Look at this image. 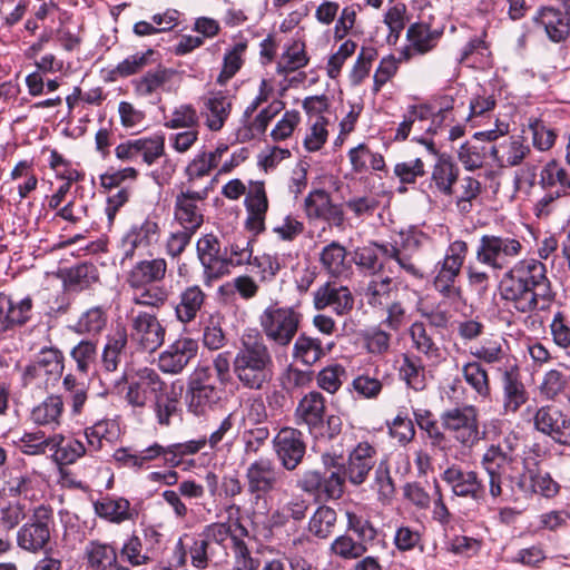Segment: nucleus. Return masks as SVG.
Returning a JSON list of instances; mask_svg holds the SVG:
<instances>
[{
	"mask_svg": "<svg viewBox=\"0 0 570 570\" xmlns=\"http://www.w3.org/2000/svg\"><path fill=\"white\" fill-rule=\"evenodd\" d=\"M382 389L383 384L376 376L363 373L353 379L348 390L362 399H376Z\"/></svg>",
	"mask_w": 570,
	"mask_h": 570,
	"instance_id": "obj_60",
	"label": "nucleus"
},
{
	"mask_svg": "<svg viewBox=\"0 0 570 570\" xmlns=\"http://www.w3.org/2000/svg\"><path fill=\"white\" fill-rule=\"evenodd\" d=\"M362 338L367 352L371 354L383 355L390 350L391 334L385 332L381 325L365 330Z\"/></svg>",
	"mask_w": 570,
	"mask_h": 570,
	"instance_id": "obj_57",
	"label": "nucleus"
},
{
	"mask_svg": "<svg viewBox=\"0 0 570 570\" xmlns=\"http://www.w3.org/2000/svg\"><path fill=\"white\" fill-rule=\"evenodd\" d=\"M115 155L121 161L134 163L140 158L144 164L151 166L165 155V136L155 134L149 137L128 139L116 146Z\"/></svg>",
	"mask_w": 570,
	"mask_h": 570,
	"instance_id": "obj_12",
	"label": "nucleus"
},
{
	"mask_svg": "<svg viewBox=\"0 0 570 570\" xmlns=\"http://www.w3.org/2000/svg\"><path fill=\"white\" fill-rule=\"evenodd\" d=\"M459 173L460 169L452 157L441 154L433 167L431 179L442 195L451 196L453 195V186L459 178Z\"/></svg>",
	"mask_w": 570,
	"mask_h": 570,
	"instance_id": "obj_33",
	"label": "nucleus"
},
{
	"mask_svg": "<svg viewBox=\"0 0 570 570\" xmlns=\"http://www.w3.org/2000/svg\"><path fill=\"white\" fill-rule=\"evenodd\" d=\"M94 510L100 519L116 524L134 521L138 517V511L131 508L129 500L109 494L94 501Z\"/></svg>",
	"mask_w": 570,
	"mask_h": 570,
	"instance_id": "obj_25",
	"label": "nucleus"
},
{
	"mask_svg": "<svg viewBox=\"0 0 570 570\" xmlns=\"http://www.w3.org/2000/svg\"><path fill=\"white\" fill-rule=\"evenodd\" d=\"M70 356L76 362L77 371L87 375L98 358L97 342L81 340L71 348Z\"/></svg>",
	"mask_w": 570,
	"mask_h": 570,
	"instance_id": "obj_44",
	"label": "nucleus"
},
{
	"mask_svg": "<svg viewBox=\"0 0 570 570\" xmlns=\"http://www.w3.org/2000/svg\"><path fill=\"white\" fill-rule=\"evenodd\" d=\"M132 289V302L137 305L159 307L167 301L168 293L166 288L158 284Z\"/></svg>",
	"mask_w": 570,
	"mask_h": 570,
	"instance_id": "obj_59",
	"label": "nucleus"
},
{
	"mask_svg": "<svg viewBox=\"0 0 570 570\" xmlns=\"http://www.w3.org/2000/svg\"><path fill=\"white\" fill-rule=\"evenodd\" d=\"M441 479L451 488L454 495L469 498L476 503L485 500L487 489L479 473L459 464H452L441 474Z\"/></svg>",
	"mask_w": 570,
	"mask_h": 570,
	"instance_id": "obj_13",
	"label": "nucleus"
},
{
	"mask_svg": "<svg viewBox=\"0 0 570 570\" xmlns=\"http://www.w3.org/2000/svg\"><path fill=\"white\" fill-rule=\"evenodd\" d=\"M127 383L126 401L135 407H144L147 404L148 396L156 399L165 390L166 384L159 374L150 367L139 368L134 376L128 379L124 373L116 381V387Z\"/></svg>",
	"mask_w": 570,
	"mask_h": 570,
	"instance_id": "obj_9",
	"label": "nucleus"
},
{
	"mask_svg": "<svg viewBox=\"0 0 570 570\" xmlns=\"http://www.w3.org/2000/svg\"><path fill=\"white\" fill-rule=\"evenodd\" d=\"M207 295L198 285L186 286L178 295V302L173 303L176 318L184 323H190L202 311Z\"/></svg>",
	"mask_w": 570,
	"mask_h": 570,
	"instance_id": "obj_28",
	"label": "nucleus"
},
{
	"mask_svg": "<svg viewBox=\"0 0 570 570\" xmlns=\"http://www.w3.org/2000/svg\"><path fill=\"white\" fill-rule=\"evenodd\" d=\"M336 511L328 505H320L308 520L307 531L317 539H327L334 531Z\"/></svg>",
	"mask_w": 570,
	"mask_h": 570,
	"instance_id": "obj_40",
	"label": "nucleus"
},
{
	"mask_svg": "<svg viewBox=\"0 0 570 570\" xmlns=\"http://www.w3.org/2000/svg\"><path fill=\"white\" fill-rule=\"evenodd\" d=\"M468 252L469 247L464 240L458 239L450 243L443 261L436 264V269L461 273Z\"/></svg>",
	"mask_w": 570,
	"mask_h": 570,
	"instance_id": "obj_51",
	"label": "nucleus"
},
{
	"mask_svg": "<svg viewBox=\"0 0 570 570\" xmlns=\"http://www.w3.org/2000/svg\"><path fill=\"white\" fill-rule=\"evenodd\" d=\"M246 49V43L238 42L236 43L232 50L227 51L224 55L223 68L220 73L217 77V82L220 86L226 85V82L232 79L236 72L240 69L243 65L242 53Z\"/></svg>",
	"mask_w": 570,
	"mask_h": 570,
	"instance_id": "obj_55",
	"label": "nucleus"
},
{
	"mask_svg": "<svg viewBox=\"0 0 570 570\" xmlns=\"http://www.w3.org/2000/svg\"><path fill=\"white\" fill-rule=\"evenodd\" d=\"M441 35L442 31L432 30L429 24L416 22L409 27L406 38L413 50L423 55L436 46Z\"/></svg>",
	"mask_w": 570,
	"mask_h": 570,
	"instance_id": "obj_38",
	"label": "nucleus"
},
{
	"mask_svg": "<svg viewBox=\"0 0 570 570\" xmlns=\"http://www.w3.org/2000/svg\"><path fill=\"white\" fill-rule=\"evenodd\" d=\"M209 187L203 190H181L176 195L174 206V218L183 229L196 234L204 223V214L197 202L208 197Z\"/></svg>",
	"mask_w": 570,
	"mask_h": 570,
	"instance_id": "obj_16",
	"label": "nucleus"
},
{
	"mask_svg": "<svg viewBox=\"0 0 570 570\" xmlns=\"http://www.w3.org/2000/svg\"><path fill=\"white\" fill-rule=\"evenodd\" d=\"M376 454V449L365 441L353 448L348 453L347 461L342 454L331 452L323 453L321 460L323 466L338 472L344 489L346 480L355 487L366 481L368 473L375 468Z\"/></svg>",
	"mask_w": 570,
	"mask_h": 570,
	"instance_id": "obj_4",
	"label": "nucleus"
},
{
	"mask_svg": "<svg viewBox=\"0 0 570 570\" xmlns=\"http://www.w3.org/2000/svg\"><path fill=\"white\" fill-rule=\"evenodd\" d=\"M226 386L215 381L210 373L193 371L187 381L186 404L196 416L206 415L223 399Z\"/></svg>",
	"mask_w": 570,
	"mask_h": 570,
	"instance_id": "obj_6",
	"label": "nucleus"
},
{
	"mask_svg": "<svg viewBox=\"0 0 570 570\" xmlns=\"http://www.w3.org/2000/svg\"><path fill=\"white\" fill-rule=\"evenodd\" d=\"M159 235L160 227L158 222L150 215L142 223L131 225L122 238V246L125 248L122 261L132 258L136 248L148 247L156 243Z\"/></svg>",
	"mask_w": 570,
	"mask_h": 570,
	"instance_id": "obj_24",
	"label": "nucleus"
},
{
	"mask_svg": "<svg viewBox=\"0 0 570 570\" xmlns=\"http://www.w3.org/2000/svg\"><path fill=\"white\" fill-rule=\"evenodd\" d=\"M198 342L190 337H180L160 353L158 365L164 373L178 374L196 357Z\"/></svg>",
	"mask_w": 570,
	"mask_h": 570,
	"instance_id": "obj_20",
	"label": "nucleus"
},
{
	"mask_svg": "<svg viewBox=\"0 0 570 570\" xmlns=\"http://www.w3.org/2000/svg\"><path fill=\"white\" fill-rule=\"evenodd\" d=\"M460 275L459 272H450L444 269H438V274L434 277V288L444 297L452 302L462 299V289L455 285V281Z\"/></svg>",
	"mask_w": 570,
	"mask_h": 570,
	"instance_id": "obj_52",
	"label": "nucleus"
},
{
	"mask_svg": "<svg viewBox=\"0 0 570 570\" xmlns=\"http://www.w3.org/2000/svg\"><path fill=\"white\" fill-rule=\"evenodd\" d=\"M195 371L210 373V376L223 385H227L232 381L230 373V352H223L216 355L212 365L198 364Z\"/></svg>",
	"mask_w": 570,
	"mask_h": 570,
	"instance_id": "obj_49",
	"label": "nucleus"
},
{
	"mask_svg": "<svg viewBox=\"0 0 570 570\" xmlns=\"http://www.w3.org/2000/svg\"><path fill=\"white\" fill-rule=\"evenodd\" d=\"M331 346L325 347L318 337L302 333L294 343L293 356L304 365L312 366L330 352Z\"/></svg>",
	"mask_w": 570,
	"mask_h": 570,
	"instance_id": "obj_36",
	"label": "nucleus"
},
{
	"mask_svg": "<svg viewBox=\"0 0 570 570\" xmlns=\"http://www.w3.org/2000/svg\"><path fill=\"white\" fill-rule=\"evenodd\" d=\"M353 295L345 286L327 283L321 286L314 294V306L318 311L332 307L337 315H345L353 308Z\"/></svg>",
	"mask_w": 570,
	"mask_h": 570,
	"instance_id": "obj_26",
	"label": "nucleus"
},
{
	"mask_svg": "<svg viewBox=\"0 0 570 570\" xmlns=\"http://www.w3.org/2000/svg\"><path fill=\"white\" fill-rule=\"evenodd\" d=\"M481 464L489 476V494L497 500L503 495L504 473L519 465V458L509 456L500 448H494V444H491L484 452Z\"/></svg>",
	"mask_w": 570,
	"mask_h": 570,
	"instance_id": "obj_17",
	"label": "nucleus"
},
{
	"mask_svg": "<svg viewBox=\"0 0 570 570\" xmlns=\"http://www.w3.org/2000/svg\"><path fill=\"white\" fill-rule=\"evenodd\" d=\"M465 382L478 393L482 399L490 396V384L487 371L479 362H469L462 368Z\"/></svg>",
	"mask_w": 570,
	"mask_h": 570,
	"instance_id": "obj_46",
	"label": "nucleus"
},
{
	"mask_svg": "<svg viewBox=\"0 0 570 570\" xmlns=\"http://www.w3.org/2000/svg\"><path fill=\"white\" fill-rule=\"evenodd\" d=\"M207 445L202 436L186 442L173 443L167 445V465L177 468L181 464L184 456L194 455L205 449Z\"/></svg>",
	"mask_w": 570,
	"mask_h": 570,
	"instance_id": "obj_47",
	"label": "nucleus"
},
{
	"mask_svg": "<svg viewBox=\"0 0 570 570\" xmlns=\"http://www.w3.org/2000/svg\"><path fill=\"white\" fill-rule=\"evenodd\" d=\"M347 530L353 531L357 537V542L366 546L373 542L377 535L376 529L373 527L368 519L357 515L353 512H347Z\"/></svg>",
	"mask_w": 570,
	"mask_h": 570,
	"instance_id": "obj_61",
	"label": "nucleus"
},
{
	"mask_svg": "<svg viewBox=\"0 0 570 570\" xmlns=\"http://www.w3.org/2000/svg\"><path fill=\"white\" fill-rule=\"evenodd\" d=\"M521 249L522 245L515 238L483 235L476 249V259L494 269H502L511 258L520 254Z\"/></svg>",
	"mask_w": 570,
	"mask_h": 570,
	"instance_id": "obj_10",
	"label": "nucleus"
},
{
	"mask_svg": "<svg viewBox=\"0 0 570 570\" xmlns=\"http://www.w3.org/2000/svg\"><path fill=\"white\" fill-rule=\"evenodd\" d=\"M414 420L420 430L425 432L432 449L446 452L451 449V440L445 435L442 424L434 419L429 410H415Z\"/></svg>",
	"mask_w": 570,
	"mask_h": 570,
	"instance_id": "obj_32",
	"label": "nucleus"
},
{
	"mask_svg": "<svg viewBox=\"0 0 570 570\" xmlns=\"http://www.w3.org/2000/svg\"><path fill=\"white\" fill-rule=\"evenodd\" d=\"M499 292L502 301L522 314L535 311L539 299L550 301L554 296L546 265L534 258L519 261L507 271Z\"/></svg>",
	"mask_w": 570,
	"mask_h": 570,
	"instance_id": "obj_1",
	"label": "nucleus"
},
{
	"mask_svg": "<svg viewBox=\"0 0 570 570\" xmlns=\"http://www.w3.org/2000/svg\"><path fill=\"white\" fill-rule=\"evenodd\" d=\"M114 428V422L109 420H101L96 422L94 425L86 428L85 438L89 448L94 451H99L104 445V441L111 442L115 436V433L112 432Z\"/></svg>",
	"mask_w": 570,
	"mask_h": 570,
	"instance_id": "obj_54",
	"label": "nucleus"
},
{
	"mask_svg": "<svg viewBox=\"0 0 570 570\" xmlns=\"http://www.w3.org/2000/svg\"><path fill=\"white\" fill-rule=\"evenodd\" d=\"M63 354L56 347H43L35 356L23 371L26 383L33 381L42 375L60 376L63 371Z\"/></svg>",
	"mask_w": 570,
	"mask_h": 570,
	"instance_id": "obj_23",
	"label": "nucleus"
},
{
	"mask_svg": "<svg viewBox=\"0 0 570 570\" xmlns=\"http://www.w3.org/2000/svg\"><path fill=\"white\" fill-rule=\"evenodd\" d=\"M400 375L405 380L406 384L411 389L415 391L424 390L425 376L420 358L404 356L403 364L400 368Z\"/></svg>",
	"mask_w": 570,
	"mask_h": 570,
	"instance_id": "obj_56",
	"label": "nucleus"
},
{
	"mask_svg": "<svg viewBox=\"0 0 570 570\" xmlns=\"http://www.w3.org/2000/svg\"><path fill=\"white\" fill-rule=\"evenodd\" d=\"M61 279L67 289L81 292L99 281V271L94 263L83 262L63 269Z\"/></svg>",
	"mask_w": 570,
	"mask_h": 570,
	"instance_id": "obj_31",
	"label": "nucleus"
},
{
	"mask_svg": "<svg viewBox=\"0 0 570 570\" xmlns=\"http://www.w3.org/2000/svg\"><path fill=\"white\" fill-rule=\"evenodd\" d=\"M410 336L412 338L413 346L420 353H423L429 358L440 357V348L428 334L424 323L414 322L410 327Z\"/></svg>",
	"mask_w": 570,
	"mask_h": 570,
	"instance_id": "obj_50",
	"label": "nucleus"
},
{
	"mask_svg": "<svg viewBox=\"0 0 570 570\" xmlns=\"http://www.w3.org/2000/svg\"><path fill=\"white\" fill-rule=\"evenodd\" d=\"M331 550L343 559H357L367 551V547L363 546L362 542L355 541L350 535L343 534L332 542Z\"/></svg>",
	"mask_w": 570,
	"mask_h": 570,
	"instance_id": "obj_62",
	"label": "nucleus"
},
{
	"mask_svg": "<svg viewBox=\"0 0 570 570\" xmlns=\"http://www.w3.org/2000/svg\"><path fill=\"white\" fill-rule=\"evenodd\" d=\"M440 422L445 431L463 446L472 448L482 439L479 429L478 412L472 405L456 406L443 411Z\"/></svg>",
	"mask_w": 570,
	"mask_h": 570,
	"instance_id": "obj_8",
	"label": "nucleus"
},
{
	"mask_svg": "<svg viewBox=\"0 0 570 570\" xmlns=\"http://www.w3.org/2000/svg\"><path fill=\"white\" fill-rule=\"evenodd\" d=\"M233 372L245 389L263 390L274 374V361L259 333L242 337V344L233 361Z\"/></svg>",
	"mask_w": 570,
	"mask_h": 570,
	"instance_id": "obj_2",
	"label": "nucleus"
},
{
	"mask_svg": "<svg viewBox=\"0 0 570 570\" xmlns=\"http://www.w3.org/2000/svg\"><path fill=\"white\" fill-rule=\"evenodd\" d=\"M345 258V247L335 240L326 245L320 254L321 264L332 275H340L343 272Z\"/></svg>",
	"mask_w": 570,
	"mask_h": 570,
	"instance_id": "obj_48",
	"label": "nucleus"
},
{
	"mask_svg": "<svg viewBox=\"0 0 570 570\" xmlns=\"http://www.w3.org/2000/svg\"><path fill=\"white\" fill-rule=\"evenodd\" d=\"M295 421L298 425H305L315 439L332 441L343 430V420L340 415H326V400L318 391H311L298 401Z\"/></svg>",
	"mask_w": 570,
	"mask_h": 570,
	"instance_id": "obj_3",
	"label": "nucleus"
},
{
	"mask_svg": "<svg viewBox=\"0 0 570 570\" xmlns=\"http://www.w3.org/2000/svg\"><path fill=\"white\" fill-rule=\"evenodd\" d=\"M399 282L391 276L371 279L365 289L364 296L372 307H381L387 303L393 292H397Z\"/></svg>",
	"mask_w": 570,
	"mask_h": 570,
	"instance_id": "obj_39",
	"label": "nucleus"
},
{
	"mask_svg": "<svg viewBox=\"0 0 570 570\" xmlns=\"http://www.w3.org/2000/svg\"><path fill=\"white\" fill-rule=\"evenodd\" d=\"M33 299L27 295L18 301L0 294V331L8 332L26 325L32 317Z\"/></svg>",
	"mask_w": 570,
	"mask_h": 570,
	"instance_id": "obj_21",
	"label": "nucleus"
},
{
	"mask_svg": "<svg viewBox=\"0 0 570 570\" xmlns=\"http://www.w3.org/2000/svg\"><path fill=\"white\" fill-rule=\"evenodd\" d=\"M397 246L391 243L370 242L355 250V264L371 275L383 272L389 257H396Z\"/></svg>",
	"mask_w": 570,
	"mask_h": 570,
	"instance_id": "obj_22",
	"label": "nucleus"
},
{
	"mask_svg": "<svg viewBox=\"0 0 570 570\" xmlns=\"http://www.w3.org/2000/svg\"><path fill=\"white\" fill-rule=\"evenodd\" d=\"M89 570H129L117 560L116 549L108 543L90 541L85 549Z\"/></svg>",
	"mask_w": 570,
	"mask_h": 570,
	"instance_id": "obj_30",
	"label": "nucleus"
},
{
	"mask_svg": "<svg viewBox=\"0 0 570 570\" xmlns=\"http://www.w3.org/2000/svg\"><path fill=\"white\" fill-rule=\"evenodd\" d=\"M167 263L164 258L144 259L138 262L129 272L127 283L131 288H144L164 279Z\"/></svg>",
	"mask_w": 570,
	"mask_h": 570,
	"instance_id": "obj_27",
	"label": "nucleus"
},
{
	"mask_svg": "<svg viewBox=\"0 0 570 570\" xmlns=\"http://www.w3.org/2000/svg\"><path fill=\"white\" fill-rule=\"evenodd\" d=\"M108 322V311L104 306H92L85 311L78 321L68 326V328L78 334L87 336H98L105 330Z\"/></svg>",
	"mask_w": 570,
	"mask_h": 570,
	"instance_id": "obj_35",
	"label": "nucleus"
},
{
	"mask_svg": "<svg viewBox=\"0 0 570 570\" xmlns=\"http://www.w3.org/2000/svg\"><path fill=\"white\" fill-rule=\"evenodd\" d=\"M52 440L51 450L55 449L53 458L58 464H72L86 453L85 444L80 440L65 439L61 435L58 442L56 438Z\"/></svg>",
	"mask_w": 570,
	"mask_h": 570,
	"instance_id": "obj_42",
	"label": "nucleus"
},
{
	"mask_svg": "<svg viewBox=\"0 0 570 570\" xmlns=\"http://www.w3.org/2000/svg\"><path fill=\"white\" fill-rule=\"evenodd\" d=\"M120 554L124 560L129 562L131 566L147 564L151 558L148 556V550L142 551V543L138 535H130L120 550Z\"/></svg>",
	"mask_w": 570,
	"mask_h": 570,
	"instance_id": "obj_64",
	"label": "nucleus"
},
{
	"mask_svg": "<svg viewBox=\"0 0 570 570\" xmlns=\"http://www.w3.org/2000/svg\"><path fill=\"white\" fill-rule=\"evenodd\" d=\"M199 124V117L196 109L188 104L180 105L175 108L168 120L164 122V126L169 129L178 128H197Z\"/></svg>",
	"mask_w": 570,
	"mask_h": 570,
	"instance_id": "obj_58",
	"label": "nucleus"
},
{
	"mask_svg": "<svg viewBox=\"0 0 570 570\" xmlns=\"http://www.w3.org/2000/svg\"><path fill=\"white\" fill-rule=\"evenodd\" d=\"M503 409L505 413H515L528 401V392L520 380L518 367L505 370L502 375Z\"/></svg>",
	"mask_w": 570,
	"mask_h": 570,
	"instance_id": "obj_29",
	"label": "nucleus"
},
{
	"mask_svg": "<svg viewBox=\"0 0 570 570\" xmlns=\"http://www.w3.org/2000/svg\"><path fill=\"white\" fill-rule=\"evenodd\" d=\"M55 528L53 511L50 507L39 505L29 520L18 530V546L29 552L45 551Z\"/></svg>",
	"mask_w": 570,
	"mask_h": 570,
	"instance_id": "obj_7",
	"label": "nucleus"
},
{
	"mask_svg": "<svg viewBox=\"0 0 570 570\" xmlns=\"http://www.w3.org/2000/svg\"><path fill=\"white\" fill-rule=\"evenodd\" d=\"M302 315L293 306L278 302L268 305L259 316V324L266 337L279 346H287L295 337Z\"/></svg>",
	"mask_w": 570,
	"mask_h": 570,
	"instance_id": "obj_5",
	"label": "nucleus"
},
{
	"mask_svg": "<svg viewBox=\"0 0 570 570\" xmlns=\"http://www.w3.org/2000/svg\"><path fill=\"white\" fill-rule=\"evenodd\" d=\"M235 421L236 417L234 413H229L220 421L209 436H203L206 445L209 446L213 452L220 451L222 443L224 442L226 445L232 446L234 442Z\"/></svg>",
	"mask_w": 570,
	"mask_h": 570,
	"instance_id": "obj_45",
	"label": "nucleus"
},
{
	"mask_svg": "<svg viewBox=\"0 0 570 570\" xmlns=\"http://www.w3.org/2000/svg\"><path fill=\"white\" fill-rule=\"evenodd\" d=\"M196 250L207 283L227 274V249L222 253L220 243L214 234L200 237Z\"/></svg>",
	"mask_w": 570,
	"mask_h": 570,
	"instance_id": "obj_18",
	"label": "nucleus"
},
{
	"mask_svg": "<svg viewBox=\"0 0 570 570\" xmlns=\"http://www.w3.org/2000/svg\"><path fill=\"white\" fill-rule=\"evenodd\" d=\"M347 373L342 364L335 363L321 370L317 374V385L333 394L340 390Z\"/></svg>",
	"mask_w": 570,
	"mask_h": 570,
	"instance_id": "obj_53",
	"label": "nucleus"
},
{
	"mask_svg": "<svg viewBox=\"0 0 570 570\" xmlns=\"http://www.w3.org/2000/svg\"><path fill=\"white\" fill-rule=\"evenodd\" d=\"M63 402L59 395H50L31 411V420L37 425L59 424Z\"/></svg>",
	"mask_w": 570,
	"mask_h": 570,
	"instance_id": "obj_41",
	"label": "nucleus"
},
{
	"mask_svg": "<svg viewBox=\"0 0 570 570\" xmlns=\"http://www.w3.org/2000/svg\"><path fill=\"white\" fill-rule=\"evenodd\" d=\"M273 450L281 465L293 471L302 463L306 453L304 434L295 428H282L273 438Z\"/></svg>",
	"mask_w": 570,
	"mask_h": 570,
	"instance_id": "obj_14",
	"label": "nucleus"
},
{
	"mask_svg": "<svg viewBox=\"0 0 570 570\" xmlns=\"http://www.w3.org/2000/svg\"><path fill=\"white\" fill-rule=\"evenodd\" d=\"M528 131L532 135L533 146L539 150L550 149L557 138L554 130L548 127L541 119L531 120Z\"/></svg>",
	"mask_w": 570,
	"mask_h": 570,
	"instance_id": "obj_63",
	"label": "nucleus"
},
{
	"mask_svg": "<svg viewBox=\"0 0 570 570\" xmlns=\"http://www.w3.org/2000/svg\"><path fill=\"white\" fill-rule=\"evenodd\" d=\"M174 75L173 69L158 65L156 69L148 70L135 81V89L140 96H150L163 87Z\"/></svg>",
	"mask_w": 570,
	"mask_h": 570,
	"instance_id": "obj_43",
	"label": "nucleus"
},
{
	"mask_svg": "<svg viewBox=\"0 0 570 570\" xmlns=\"http://www.w3.org/2000/svg\"><path fill=\"white\" fill-rule=\"evenodd\" d=\"M165 327L154 314L139 312L131 318L128 336L144 352L153 353L160 347L165 341Z\"/></svg>",
	"mask_w": 570,
	"mask_h": 570,
	"instance_id": "obj_15",
	"label": "nucleus"
},
{
	"mask_svg": "<svg viewBox=\"0 0 570 570\" xmlns=\"http://www.w3.org/2000/svg\"><path fill=\"white\" fill-rule=\"evenodd\" d=\"M281 472L274 462L267 458H261L250 463L246 470L248 492L259 500L274 491L278 484Z\"/></svg>",
	"mask_w": 570,
	"mask_h": 570,
	"instance_id": "obj_19",
	"label": "nucleus"
},
{
	"mask_svg": "<svg viewBox=\"0 0 570 570\" xmlns=\"http://www.w3.org/2000/svg\"><path fill=\"white\" fill-rule=\"evenodd\" d=\"M206 124L213 131H218L224 126L232 110V101L224 91L213 92L205 102Z\"/></svg>",
	"mask_w": 570,
	"mask_h": 570,
	"instance_id": "obj_37",
	"label": "nucleus"
},
{
	"mask_svg": "<svg viewBox=\"0 0 570 570\" xmlns=\"http://www.w3.org/2000/svg\"><path fill=\"white\" fill-rule=\"evenodd\" d=\"M323 468L324 472L320 470L305 471L297 480V488L317 501L337 500L344 493L342 479L334 469Z\"/></svg>",
	"mask_w": 570,
	"mask_h": 570,
	"instance_id": "obj_11",
	"label": "nucleus"
},
{
	"mask_svg": "<svg viewBox=\"0 0 570 570\" xmlns=\"http://www.w3.org/2000/svg\"><path fill=\"white\" fill-rule=\"evenodd\" d=\"M128 343V333L124 326H117L107 335L106 344L101 353V367L106 372H115L120 363L121 353Z\"/></svg>",
	"mask_w": 570,
	"mask_h": 570,
	"instance_id": "obj_34",
	"label": "nucleus"
}]
</instances>
